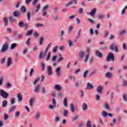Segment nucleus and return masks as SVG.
Segmentation results:
<instances>
[{"mask_svg":"<svg viewBox=\"0 0 127 127\" xmlns=\"http://www.w3.org/2000/svg\"><path fill=\"white\" fill-rule=\"evenodd\" d=\"M0 96L3 99H7L9 94L7 92H5L4 90L1 89L0 90Z\"/></svg>","mask_w":127,"mask_h":127,"instance_id":"1","label":"nucleus"},{"mask_svg":"<svg viewBox=\"0 0 127 127\" xmlns=\"http://www.w3.org/2000/svg\"><path fill=\"white\" fill-rule=\"evenodd\" d=\"M8 50V43H5L2 45L0 52H1V53H4V52H6Z\"/></svg>","mask_w":127,"mask_h":127,"instance_id":"2","label":"nucleus"},{"mask_svg":"<svg viewBox=\"0 0 127 127\" xmlns=\"http://www.w3.org/2000/svg\"><path fill=\"white\" fill-rule=\"evenodd\" d=\"M48 8H49V6L48 5H46L45 6L43 7L42 9L43 16H46V15H47V10H48Z\"/></svg>","mask_w":127,"mask_h":127,"instance_id":"3","label":"nucleus"},{"mask_svg":"<svg viewBox=\"0 0 127 127\" xmlns=\"http://www.w3.org/2000/svg\"><path fill=\"white\" fill-rule=\"evenodd\" d=\"M110 59H111L112 61H114V60H115V57L114 56L113 54H112V53L109 54L106 59V61L107 62H110Z\"/></svg>","mask_w":127,"mask_h":127,"instance_id":"4","label":"nucleus"},{"mask_svg":"<svg viewBox=\"0 0 127 127\" xmlns=\"http://www.w3.org/2000/svg\"><path fill=\"white\" fill-rule=\"evenodd\" d=\"M114 47L115 48V50L116 52H118L119 51V49H118V46L116 45L115 43H112L110 47V49L111 50H114Z\"/></svg>","mask_w":127,"mask_h":127,"instance_id":"5","label":"nucleus"},{"mask_svg":"<svg viewBox=\"0 0 127 127\" xmlns=\"http://www.w3.org/2000/svg\"><path fill=\"white\" fill-rule=\"evenodd\" d=\"M11 64H12V61L11 60V58H8L7 59V63H6L7 67H10Z\"/></svg>","mask_w":127,"mask_h":127,"instance_id":"6","label":"nucleus"},{"mask_svg":"<svg viewBox=\"0 0 127 127\" xmlns=\"http://www.w3.org/2000/svg\"><path fill=\"white\" fill-rule=\"evenodd\" d=\"M92 89H94V85L91 84V83L88 82L86 86L87 90H92Z\"/></svg>","mask_w":127,"mask_h":127,"instance_id":"7","label":"nucleus"},{"mask_svg":"<svg viewBox=\"0 0 127 127\" xmlns=\"http://www.w3.org/2000/svg\"><path fill=\"white\" fill-rule=\"evenodd\" d=\"M3 21L4 22V25H5V26H7V25H8V18H7V17H4Z\"/></svg>","mask_w":127,"mask_h":127,"instance_id":"8","label":"nucleus"},{"mask_svg":"<svg viewBox=\"0 0 127 127\" xmlns=\"http://www.w3.org/2000/svg\"><path fill=\"white\" fill-rule=\"evenodd\" d=\"M96 91L98 94H102V91H103V86H99L97 89Z\"/></svg>","mask_w":127,"mask_h":127,"instance_id":"9","label":"nucleus"},{"mask_svg":"<svg viewBox=\"0 0 127 127\" xmlns=\"http://www.w3.org/2000/svg\"><path fill=\"white\" fill-rule=\"evenodd\" d=\"M51 45H52L51 43H50L47 46V48H46V50L44 54V57H45V55H46V54H47V52H48V50L49 49V48H50Z\"/></svg>","mask_w":127,"mask_h":127,"instance_id":"10","label":"nucleus"},{"mask_svg":"<svg viewBox=\"0 0 127 127\" xmlns=\"http://www.w3.org/2000/svg\"><path fill=\"white\" fill-rule=\"evenodd\" d=\"M96 12H97V9H96V8H94L91 10L89 14L91 15V16H94V15L96 14Z\"/></svg>","mask_w":127,"mask_h":127,"instance_id":"11","label":"nucleus"},{"mask_svg":"<svg viewBox=\"0 0 127 127\" xmlns=\"http://www.w3.org/2000/svg\"><path fill=\"white\" fill-rule=\"evenodd\" d=\"M77 0H72L69 1L67 4H66L65 6H68V5H70V4H73V3H77Z\"/></svg>","mask_w":127,"mask_h":127,"instance_id":"12","label":"nucleus"},{"mask_svg":"<svg viewBox=\"0 0 127 127\" xmlns=\"http://www.w3.org/2000/svg\"><path fill=\"white\" fill-rule=\"evenodd\" d=\"M39 90H40V85H37L35 87L34 90L35 93H39Z\"/></svg>","mask_w":127,"mask_h":127,"instance_id":"13","label":"nucleus"},{"mask_svg":"<svg viewBox=\"0 0 127 127\" xmlns=\"http://www.w3.org/2000/svg\"><path fill=\"white\" fill-rule=\"evenodd\" d=\"M13 15L15 17H18L20 16V14H19V12L18 11H15L13 13Z\"/></svg>","mask_w":127,"mask_h":127,"instance_id":"14","label":"nucleus"},{"mask_svg":"<svg viewBox=\"0 0 127 127\" xmlns=\"http://www.w3.org/2000/svg\"><path fill=\"white\" fill-rule=\"evenodd\" d=\"M48 72L49 75H52L53 72L52 71V67L51 66L48 67Z\"/></svg>","mask_w":127,"mask_h":127,"instance_id":"15","label":"nucleus"},{"mask_svg":"<svg viewBox=\"0 0 127 127\" xmlns=\"http://www.w3.org/2000/svg\"><path fill=\"white\" fill-rule=\"evenodd\" d=\"M60 72H61V67H59L56 70V73L57 76H60Z\"/></svg>","mask_w":127,"mask_h":127,"instance_id":"16","label":"nucleus"},{"mask_svg":"<svg viewBox=\"0 0 127 127\" xmlns=\"http://www.w3.org/2000/svg\"><path fill=\"white\" fill-rule=\"evenodd\" d=\"M16 109V106H13L10 108L8 111V113H11L12 112H13L14 110Z\"/></svg>","mask_w":127,"mask_h":127,"instance_id":"17","label":"nucleus"},{"mask_svg":"<svg viewBox=\"0 0 127 127\" xmlns=\"http://www.w3.org/2000/svg\"><path fill=\"white\" fill-rule=\"evenodd\" d=\"M70 109L72 113H74V112H75V107H74V104H73V103L70 104Z\"/></svg>","mask_w":127,"mask_h":127,"instance_id":"18","label":"nucleus"},{"mask_svg":"<svg viewBox=\"0 0 127 127\" xmlns=\"http://www.w3.org/2000/svg\"><path fill=\"white\" fill-rule=\"evenodd\" d=\"M62 89V87H61L60 85L59 84H57L55 86V89L57 91H61V90Z\"/></svg>","mask_w":127,"mask_h":127,"instance_id":"19","label":"nucleus"},{"mask_svg":"<svg viewBox=\"0 0 127 127\" xmlns=\"http://www.w3.org/2000/svg\"><path fill=\"white\" fill-rule=\"evenodd\" d=\"M96 55L99 58H102V57H103V55L102 54V53H100L99 51H97L96 52Z\"/></svg>","mask_w":127,"mask_h":127,"instance_id":"20","label":"nucleus"},{"mask_svg":"<svg viewBox=\"0 0 127 127\" xmlns=\"http://www.w3.org/2000/svg\"><path fill=\"white\" fill-rule=\"evenodd\" d=\"M87 109H88V105H87V104L84 103L82 104V110L83 111H86V110H87Z\"/></svg>","mask_w":127,"mask_h":127,"instance_id":"21","label":"nucleus"},{"mask_svg":"<svg viewBox=\"0 0 127 127\" xmlns=\"http://www.w3.org/2000/svg\"><path fill=\"white\" fill-rule=\"evenodd\" d=\"M79 56L80 58H84V56H85V53L83 51L79 52Z\"/></svg>","mask_w":127,"mask_h":127,"instance_id":"22","label":"nucleus"},{"mask_svg":"<svg viewBox=\"0 0 127 127\" xmlns=\"http://www.w3.org/2000/svg\"><path fill=\"white\" fill-rule=\"evenodd\" d=\"M7 106V101L6 100H3L2 102V107L5 108Z\"/></svg>","mask_w":127,"mask_h":127,"instance_id":"23","label":"nucleus"},{"mask_svg":"<svg viewBox=\"0 0 127 127\" xmlns=\"http://www.w3.org/2000/svg\"><path fill=\"white\" fill-rule=\"evenodd\" d=\"M16 46H17V43H12L11 45V46H10V49L11 50H13L14 49Z\"/></svg>","mask_w":127,"mask_h":127,"instance_id":"24","label":"nucleus"},{"mask_svg":"<svg viewBox=\"0 0 127 127\" xmlns=\"http://www.w3.org/2000/svg\"><path fill=\"white\" fill-rule=\"evenodd\" d=\"M17 98L19 102H21L22 101V96L20 93L18 94Z\"/></svg>","mask_w":127,"mask_h":127,"instance_id":"25","label":"nucleus"},{"mask_svg":"<svg viewBox=\"0 0 127 127\" xmlns=\"http://www.w3.org/2000/svg\"><path fill=\"white\" fill-rule=\"evenodd\" d=\"M35 118L36 120H39L40 118V113L37 112L35 114Z\"/></svg>","mask_w":127,"mask_h":127,"instance_id":"26","label":"nucleus"},{"mask_svg":"<svg viewBox=\"0 0 127 127\" xmlns=\"http://www.w3.org/2000/svg\"><path fill=\"white\" fill-rule=\"evenodd\" d=\"M67 103V98H64V107H67L68 106Z\"/></svg>","mask_w":127,"mask_h":127,"instance_id":"27","label":"nucleus"},{"mask_svg":"<svg viewBox=\"0 0 127 127\" xmlns=\"http://www.w3.org/2000/svg\"><path fill=\"white\" fill-rule=\"evenodd\" d=\"M33 102H34V98H31L29 101V105L30 107H32V106H33Z\"/></svg>","mask_w":127,"mask_h":127,"instance_id":"28","label":"nucleus"},{"mask_svg":"<svg viewBox=\"0 0 127 127\" xmlns=\"http://www.w3.org/2000/svg\"><path fill=\"white\" fill-rule=\"evenodd\" d=\"M32 32H33V30H28L26 33V36H28V35H31V34H32Z\"/></svg>","mask_w":127,"mask_h":127,"instance_id":"29","label":"nucleus"},{"mask_svg":"<svg viewBox=\"0 0 127 127\" xmlns=\"http://www.w3.org/2000/svg\"><path fill=\"white\" fill-rule=\"evenodd\" d=\"M98 19H104L105 18V15L103 14H99L97 16Z\"/></svg>","mask_w":127,"mask_h":127,"instance_id":"30","label":"nucleus"},{"mask_svg":"<svg viewBox=\"0 0 127 127\" xmlns=\"http://www.w3.org/2000/svg\"><path fill=\"white\" fill-rule=\"evenodd\" d=\"M63 36H64V30H62L61 31V34H60V37H61V39H63Z\"/></svg>","mask_w":127,"mask_h":127,"instance_id":"31","label":"nucleus"},{"mask_svg":"<svg viewBox=\"0 0 127 127\" xmlns=\"http://www.w3.org/2000/svg\"><path fill=\"white\" fill-rule=\"evenodd\" d=\"M36 7L35 12H38V11L40 9V4H37Z\"/></svg>","mask_w":127,"mask_h":127,"instance_id":"32","label":"nucleus"},{"mask_svg":"<svg viewBox=\"0 0 127 127\" xmlns=\"http://www.w3.org/2000/svg\"><path fill=\"white\" fill-rule=\"evenodd\" d=\"M18 26H19V27H24V23H23L22 21L19 22L18 23Z\"/></svg>","mask_w":127,"mask_h":127,"instance_id":"33","label":"nucleus"},{"mask_svg":"<svg viewBox=\"0 0 127 127\" xmlns=\"http://www.w3.org/2000/svg\"><path fill=\"white\" fill-rule=\"evenodd\" d=\"M44 40V38L42 37L40 38V45H42L43 44V41Z\"/></svg>","mask_w":127,"mask_h":127,"instance_id":"34","label":"nucleus"},{"mask_svg":"<svg viewBox=\"0 0 127 127\" xmlns=\"http://www.w3.org/2000/svg\"><path fill=\"white\" fill-rule=\"evenodd\" d=\"M107 116H108V113L106 111H102V117L107 118Z\"/></svg>","mask_w":127,"mask_h":127,"instance_id":"35","label":"nucleus"},{"mask_svg":"<svg viewBox=\"0 0 127 127\" xmlns=\"http://www.w3.org/2000/svg\"><path fill=\"white\" fill-rule=\"evenodd\" d=\"M72 30H73V26H69L68 29V33H71Z\"/></svg>","mask_w":127,"mask_h":127,"instance_id":"36","label":"nucleus"},{"mask_svg":"<svg viewBox=\"0 0 127 127\" xmlns=\"http://www.w3.org/2000/svg\"><path fill=\"white\" fill-rule=\"evenodd\" d=\"M21 10L22 12H26V8L23 6L21 7Z\"/></svg>","mask_w":127,"mask_h":127,"instance_id":"37","label":"nucleus"},{"mask_svg":"<svg viewBox=\"0 0 127 127\" xmlns=\"http://www.w3.org/2000/svg\"><path fill=\"white\" fill-rule=\"evenodd\" d=\"M81 31H82V30H81V29L79 30L78 33H77V36L76 37V38H80Z\"/></svg>","mask_w":127,"mask_h":127,"instance_id":"38","label":"nucleus"},{"mask_svg":"<svg viewBox=\"0 0 127 127\" xmlns=\"http://www.w3.org/2000/svg\"><path fill=\"white\" fill-rule=\"evenodd\" d=\"M60 121V118L59 117H56L54 119L55 123H58Z\"/></svg>","mask_w":127,"mask_h":127,"instance_id":"39","label":"nucleus"},{"mask_svg":"<svg viewBox=\"0 0 127 127\" xmlns=\"http://www.w3.org/2000/svg\"><path fill=\"white\" fill-rule=\"evenodd\" d=\"M30 38H28L26 41V44L28 46L30 45Z\"/></svg>","mask_w":127,"mask_h":127,"instance_id":"40","label":"nucleus"},{"mask_svg":"<svg viewBox=\"0 0 127 127\" xmlns=\"http://www.w3.org/2000/svg\"><path fill=\"white\" fill-rule=\"evenodd\" d=\"M89 54H87L85 55V60H84V62L85 63H86L88 61V59H89Z\"/></svg>","mask_w":127,"mask_h":127,"instance_id":"41","label":"nucleus"},{"mask_svg":"<svg viewBox=\"0 0 127 127\" xmlns=\"http://www.w3.org/2000/svg\"><path fill=\"white\" fill-rule=\"evenodd\" d=\"M88 70H86L83 73V78H87V75H88Z\"/></svg>","mask_w":127,"mask_h":127,"instance_id":"42","label":"nucleus"},{"mask_svg":"<svg viewBox=\"0 0 127 127\" xmlns=\"http://www.w3.org/2000/svg\"><path fill=\"white\" fill-rule=\"evenodd\" d=\"M87 127H92V124L91 123L90 121H88L87 122Z\"/></svg>","mask_w":127,"mask_h":127,"instance_id":"43","label":"nucleus"},{"mask_svg":"<svg viewBox=\"0 0 127 127\" xmlns=\"http://www.w3.org/2000/svg\"><path fill=\"white\" fill-rule=\"evenodd\" d=\"M27 51H28V49H27V48H24L22 51L23 54H26V53H27Z\"/></svg>","mask_w":127,"mask_h":127,"instance_id":"44","label":"nucleus"},{"mask_svg":"<svg viewBox=\"0 0 127 127\" xmlns=\"http://www.w3.org/2000/svg\"><path fill=\"white\" fill-rule=\"evenodd\" d=\"M126 32H127V31H126V30H125V29L122 30L120 32V35H124V34H125Z\"/></svg>","mask_w":127,"mask_h":127,"instance_id":"45","label":"nucleus"},{"mask_svg":"<svg viewBox=\"0 0 127 127\" xmlns=\"http://www.w3.org/2000/svg\"><path fill=\"white\" fill-rule=\"evenodd\" d=\"M54 108H56V105H50V106H49V109H50V110H53V109H54Z\"/></svg>","mask_w":127,"mask_h":127,"instance_id":"46","label":"nucleus"},{"mask_svg":"<svg viewBox=\"0 0 127 127\" xmlns=\"http://www.w3.org/2000/svg\"><path fill=\"white\" fill-rule=\"evenodd\" d=\"M14 103H15V99H14L13 98H11V101H10L11 105H13V104H14Z\"/></svg>","mask_w":127,"mask_h":127,"instance_id":"47","label":"nucleus"},{"mask_svg":"<svg viewBox=\"0 0 127 127\" xmlns=\"http://www.w3.org/2000/svg\"><path fill=\"white\" fill-rule=\"evenodd\" d=\"M50 56H51V53H49L47 58H46V61H48V60H49L50 59Z\"/></svg>","mask_w":127,"mask_h":127,"instance_id":"48","label":"nucleus"},{"mask_svg":"<svg viewBox=\"0 0 127 127\" xmlns=\"http://www.w3.org/2000/svg\"><path fill=\"white\" fill-rule=\"evenodd\" d=\"M4 120L5 121H6V120H7V119H8V115L6 114H4Z\"/></svg>","mask_w":127,"mask_h":127,"instance_id":"49","label":"nucleus"},{"mask_svg":"<svg viewBox=\"0 0 127 127\" xmlns=\"http://www.w3.org/2000/svg\"><path fill=\"white\" fill-rule=\"evenodd\" d=\"M105 108L107 111H110V107H109V104H108V103L106 104Z\"/></svg>","mask_w":127,"mask_h":127,"instance_id":"50","label":"nucleus"},{"mask_svg":"<svg viewBox=\"0 0 127 127\" xmlns=\"http://www.w3.org/2000/svg\"><path fill=\"white\" fill-rule=\"evenodd\" d=\"M19 117V112L16 111L15 113V118H18Z\"/></svg>","mask_w":127,"mask_h":127,"instance_id":"51","label":"nucleus"},{"mask_svg":"<svg viewBox=\"0 0 127 127\" xmlns=\"http://www.w3.org/2000/svg\"><path fill=\"white\" fill-rule=\"evenodd\" d=\"M106 77L107 78H111V77H112V73H111L110 72H107L106 73Z\"/></svg>","mask_w":127,"mask_h":127,"instance_id":"52","label":"nucleus"},{"mask_svg":"<svg viewBox=\"0 0 127 127\" xmlns=\"http://www.w3.org/2000/svg\"><path fill=\"white\" fill-rule=\"evenodd\" d=\"M33 72H34V69L33 68H31L29 73L30 77H31V76H32V73H33Z\"/></svg>","mask_w":127,"mask_h":127,"instance_id":"53","label":"nucleus"},{"mask_svg":"<svg viewBox=\"0 0 127 127\" xmlns=\"http://www.w3.org/2000/svg\"><path fill=\"white\" fill-rule=\"evenodd\" d=\"M52 104L55 105V106H56V99L55 98H53L52 99Z\"/></svg>","mask_w":127,"mask_h":127,"instance_id":"54","label":"nucleus"},{"mask_svg":"<svg viewBox=\"0 0 127 127\" xmlns=\"http://www.w3.org/2000/svg\"><path fill=\"white\" fill-rule=\"evenodd\" d=\"M43 58V52H41L39 57V59H42Z\"/></svg>","mask_w":127,"mask_h":127,"instance_id":"55","label":"nucleus"},{"mask_svg":"<svg viewBox=\"0 0 127 127\" xmlns=\"http://www.w3.org/2000/svg\"><path fill=\"white\" fill-rule=\"evenodd\" d=\"M58 48V47L56 46L53 49V52H54L55 53L57 52V49Z\"/></svg>","mask_w":127,"mask_h":127,"instance_id":"56","label":"nucleus"},{"mask_svg":"<svg viewBox=\"0 0 127 127\" xmlns=\"http://www.w3.org/2000/svg\"><path fill=\"white\" fill-rule=\"evenodd\" d=\"M67 115H68V111L65 110L64 112V117H67Z\"/></svg>","mask_w":127,"mask_h":127,"instance_id":"57","label":"nucleus"},{"mask_svg":"<svg viewBox=\"0 0 127 127\" xmlns=\"http://www.w3.org/2000/svg\"><path fill=\"white\" fill-rule=\"evenodd\" d=\"M28 20H30V12H28L27 14Z\"/></svg>","mask_w":127,"mask_h":127,"instance_id":"58","label":"nucleus"},{"mask_svg":"<svg viewBox=\"0 0 127 127\" xmlns=\"http://www.w3.org/2000/svg\"><path fill=\"white\" fill-rule=\"evenodd\" d=\"M123 48L124 50H127V44L124 43L123 45Z\"/></svg>","mask_w":127,"mask_h":127,"instance_id":"59","label":"nucleus"},{"mask_svg":"<svg viewBox=\"0 0 127 127\" xmlns=\"http://www.w3.org/2000/svg\"><path fill=\"white\" fill-rule=\"evenodd\" d=\"M56 58H57V56H55L53 57V58L52 59V61L53 62H55V60H56Z\"/></svg>","mask_w":127,"mask_h":127,"instance_id":"60","label":"nucleus"},{"mask_svg":"<svg viewBox=\"0 0 127 127\" xmlns=\"http://www.w3.org/2000/svg\"><path fill=\"white\" fill-rule=\"evenodd\" d=\"M19 4H20V3L19 2H17L15 4V7L16 8H18V7L19 6Z\"/></svg>","mask_w":127,"mask_h":127,"instance_id":"61","label":"nucleus"},{"mask_svg":"<svg viewBox=\"0 0 127 127\" xmlns=\"http://www.w3.org/2000/svg\"><path fill=\"white\" fill-rule=\"evenodd\" d=\"M68 45L70 47L73 46V43H72V41L71 40H68Z\"/></svg>","mask_w":127,"mask_h":127,"instance_id":"62","label":"nucleus"},{"mask_svg":"<svg viewBox=\"0 0 127 127\" xmlns=\"http://www.w3.org/2000/svg\"><path fill=\"white\" fill-rule=\"evenodd\" d=\"M6 88H10L11 87V84L9 82H7L6 84Z\"/></svg>","mask_w":127,"mask_h":127,"instance_id":"63","label":"nucleus"},{"mask_svg":"<svg viewBox=\"0 0 127 127\" xmlns=\"http://www.w3.org/2000/svg\"><path fill=\"white\" fill-rule=\"evenodd\" d=\"M123 100H124V101H125V102H127V95L125 94V95H124Z\"/></svg>","mask_w":127,"mask_h":127,"instance_id":"64","label":"nucleus"}]
</instances>
